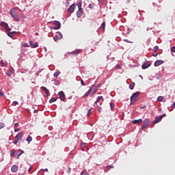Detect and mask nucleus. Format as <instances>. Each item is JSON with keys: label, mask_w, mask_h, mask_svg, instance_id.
<instances>
[{"label": "nucleus", "mask_w": 175, "mask_h": 175, "mask_svg": "<svg viewBox=\"0 0 175 175\" xmlns=\"http://www.w3.org/2000/svg\"><path fill=\"white\" fill-rule=\"evenodd\" d=\"M10 14L16 21H18L20 20V18H18V14L14 8L10 11Z\"/></svg>", "instance_id": "obj_1"}, {"label": "nucleus", "mask_w": 175, "mask_h": 175, "mask_svg": "<svg viewBox=\"0 0 175 175\" xmlns=\"http://www.w3.org/2000/svg\"><path fill=\"white\" fill-rule=\"evenodd\" d=\"M23 136H24V133H23V132L18 133V135L15 136V141L13 142L14 144H17V143H18V142L23 139Z\"/></svg>", "instance_id": "obj_2"}, {"label": "nucleus", "mask_w": 175, "mask_h": 175, "mask_svg": "<svg viewBox=\"0 0 175 175\" xmlns=\"http://www.w3.org/2000/svg\"><path fill=\"white\" fill-rule=\"evenodd\" d=\"M77 6L79 8V10L77 12V16L78 18H80L81 17V14L83 13V8H81V3H78Z\"/></svg>", "instance_id": "obj_3"}, {"label": "nucleus", "mask_w": 175, "mask_h": 175, "mask_svg": "<svg viewBox=\"0 0 175 175\" xmlns=\"http://www.w3.org/2000/svg\"><path fill=\"white\" fill-rule=\"evenodd\" d=\"M140 95V92H137L134 94H133L132 96L131 97V100L133 102H136L137 100V98H139V96Z\"/></svg>", "instance_id": "obj_4"}, {"label": "nucleus", "mask_w": 175, "mask_h": 175, "mask_svg": "<svg viewBox=\"0 0 175 175\" xmlns=\"http://www.w3.org/2000/svg\"><path fill=\"white\" fill-rule=\"evenodd\" d=\"M150 125V120H148V118H146L144 122H143V125L142 126V129H146V128H147V126H148Z\"/></svg>", "instance_id": "obj_5"}, {"label": "nucleus", "mask_w": 175, "mask_h": 175, "mask_svg": "<svg viewBox=\"0 0 175 175\" xmlns=\"http://www.w3.org/2000/svg\"><path fill=\"white\" fill-rule=\"evenodd\" d=\"M55 26L52 27V29H59L61 28V23L58 21H54Z\"/></svg>", "instance_id": "obj_6"}, {"label": "nucleus", "mask_w": 175, "mask_h": 175, "mask_svg": "<svg viewBox=\"0 0 175 175\" xmlns=\"http://www.w3.org/2000/svg\"><path fill=\"white\" fill-rule=\"evenodd\" d=\"M59 96L61 100H63V102H65L66 97L65 96V93L63 91H61L59 92Z\"/></svg>", "instance_id": "obj_7"}, {"label": "nucleus", "mask_w": 175, "mask_h": 175, "mask_svg": "<svg viewBox=\"0 0 175 175\" xmlns=\"http://www.w3.org/2000/svg\"><path fill=\"white\" fill-rule=\"evenodd\" d=\"M81 49H76L72 52L69 53V55H77V54H80L81 53Z\"/></svg>", "instance_id": "obj_8"}, {"label": "nucleus", "mask_w": 175, "mask_h": 175, "mask_svg": "<svg viewBox=\"0 0 175 175\" xmlns=\"http://www.w3.org/2000/svg\"><path fill=\"white\" fill-rule=\"evenodd\" d=\"M76 9V4H72L67 10L69 13H73Z\"/></svg>", "instance_id": "obj_9"}, {"label": "nucleus", "mask_w": 175, "mask_h": 175, "mask_svg": "<svg viewBox=\"0 0 175 175\" xmlns=\"http://www.w3.org/2000/svg\"><path fill=\"white\" fill-rule=\"evenodd\" d=\"M163 118V116L160 115L159 117H157L156 119L153 121V124H158L161 120Z\"/></svg>", "instance_id": "obj_10"}, {"label": "nucleus", "mask_w": 175, "mask_h": 175, "mask_svg": "<svg viewBox=\"0 0 175 175\" xmlns=\"http://www.w3.org/2000/svg\"><path fill=\"white\" fill-rule=\"evenodd\" d=\"M100 102V105H102V103L103 102V96H100L97 98L96 100L95 101L96 105Z\"/></svg>", "instance_id": "obj_11"}, {"label": "nucleus", "mask_w": 175, "mask_h": 175, "mask_svg": "<svg viewBox=\"0 0 175 175\" xmlns=\"http://www.w3.org/2000/svg\"><path fill=\"white\" fill-rule=\"evenodd\" d=\"M13 72H14V70L13 69V68L10 67L9 70L7 72V75H8V77H10V76H12L13 75Z\"/></svg>", "instance_id": "obj_12"}, {"label": "nucleus", "mask_w": 175, "mask_h": 175, "mask_svg": "<svg viewBox=\"0 0 175 175\" xmlns=\"http://www.w3.org/2000/svg\"><path fill=\"white\" fill-rule=\"evenodd\" d=\"M17 170H18V166L14 165L11 167V171L12 172V173H16Z\"/></svg>", "instance_id": "obj_13"}, {"label": "nucleus", "mask_w": 175, "mask_h": 175, "mask_svg": "<svg viewBox=\"0 0 175 175\" xmlns=\"http://www.w3.org/2000/svg\"><path fill=\"white\" fill-rule=\"evenodd\" d=\"M163 62H163V60H157L154 62V66H159V65H162V64H163Z\"/></svg>", "instance_id": "obj_14"}, {"label": "nucleus", "mask_w": 175, "mask_h": 175, "mask_svg": "<svg viewBox=\"0 0 175 175\" xmlns=\"http://www.w3.org/2000/svg\"><path fill=\"white\" fill-rule=\"evenodd\" d=\"M142 122H143V120L142 119L133 120V123L135 124H142Z\"/></svg>", "instance_id": "obj_15"}, {"label": "nucleus", "mask_w": 175, "mask_h": 175, "mask_svg": "<svg viewBox=\"0 0 175 175\" xmlns=\"http://www.w3.org/2000/svg\"><path fill=\"white\" fill-rule=\"evenodd\" d=\"M24 154V151L22 150H18L17 153H16V156H17V158H20V157Z\"/></svg>", "instance_id": "obj_16"}, {"label": "nucleus", "mask_w": 175, "mask_h": 175, "mask_svg": "<svg viewBox=\"0 0 175 175\" xmlns=\"http://www.w3.org/2000/svg\"><path fill=\"white\" fill-rule=\"evenodd\" d=\"M41 90H42L43 91H45V93L46 94V95H50V92H49V90H47L46 87H42Z\"/></svg>", "instance_id": "obj_17"}, {"label": "nucleus", "mask_w": 175, "mask_h": 175, "mask_svg": "<svg viewBox=\"0 0 175 175\" xmlns=\"http://www.w3.org/2000/svg\"><path fill=\"white\" fill-rule=\"evenodd\" d=\"M92 92V88H90L84 95L83 97L87 98V96H88V95Z\"/></svg>", "instance_id": "obj_18"}, {"label": "nucleus", "mask_w": 175, "mask_h": 175, "mask_svg": "<svg viewBox=\"0 0 175 175\" xmlns=\"http://www.w3.org/2000/svg\"><path fill=\"white\" fill-rule=\"evenodd\" d=\"M1 27H4V28L8 27L9 25H8V23H6L5 22H1Z\"/></svg>", "instance_id": "obj_19"}, {"label": "nucleus", "mask_w": 175, "mask_h": 175, "mask_svg": "<svg viewBox=\"0 0 175 175\" xmlns=\"http://www.w3.org/2000/svg\"><path fill=\"white\" fill-rule=\"evenodd\" d=\"M14 33H16V31L10 32L8 33V36L10 38H13V35H14Z\"/></svg>", "instance_id": "obj_20"}, {"label": "nucleus", "mask_w": 175, "mask_h": 175, "mask_svg": "<svg viewBox=\"0 0 175 175\" xmlns=\"http://www.w3.org/2000/svg\"><path fill=\"white\" fill-rule=\"evenodd\" d=\"M36 47H39V44H38V42L33 44L31 49H36Z\"/></svg>", "instance_id": "obj_21"}, {"label": "nucleus", "mask_w": 175, "mask_h": 175, "mask_svg": "<svg viewBox=\"0 0 175 175\" xmlns=\"http://www.w3.org/2000/svg\"><path fill=\"white\" fill-rule=\"evenodd\" d=\"M15 154H16V150L14 149L11 150L10 154L12 155V157H14Z\"/></svg>", "instance_id": "obj_22"}, {"label": "nucleus", "mask_w": 175, "mask_h": 175, "mask_svg": "<svg viewBox=\"0 0 175 175\" xmlns=\"http://www.w3.org/2000/svg\"><path fill=\"white\" fill-rule=\"evenodd\" d=\"M57 36L59 37V39H62L63 38L62 33L59 31H57Z\"/></svg>", "instance_id": "obj_23"}, {"label": "nucleus", "mask_w": 175, "mask_h": 175, "mask_svg": "<svg viewBox=\"0 0 175 175\" xmlns=\"http://www.w3.org/2000/svg\"><path fill=\"white\" fill-rule=\"evenodd\" d=\"M53 40L55 42H57V40H60L59 39V37L58 36V35H55L54 37H53Z\"/></svg>", "instance_id": "obj_24"}, {"label": "nucleus", "mask_w": 175, "mask_h": 175, "mask_svg": "<svg viewBox=\"0 0 175 175\" xmlns=\"http://www.w3.org/2000/svg\"><path fill=\"white\" fill-rule=\"evenodd\" d=\"M57 100V98H52L49 100V103H53Z\"/></svg>", "instance_id": "obj_25"}, {"label": "nucleus", "mask_w": 175, "mask_h": 175, "mask_svg": "<svg viewBox=\"0 0 175 175\" xmlns=\"http://www.w3.org/2000/svg\"><path fill=\"white\" fill-rule=\"evenodd\" d=\"M106 27V23L103 22L100 26V28L105 31V27Z\"/></svg>", "instance_id": "obj_26"}, {"label": "nucleus", "mask_w": 175, "mask_h": 175, "mask_svg": "<svg viewBox=\"0 0 175 175\" xmlns=\"http://www.w3.org/2000/svg\"><path fill=\"white\" fill-rule=\"evenodd\" d=\"M1 66H6V65H8V62H3V61H1Z\"/></svg>", "instance_id": "obj_27"}, {"label": "nucleus", "mask_w": 175, "mask_h": 175, "mask_svg": "<svg viewBox=\"0 0 175 175\" xmlns=\"http://www.w3.org/2000/svg\"><path fill=\"white\" fill-rule=\"evenodd\" d=\"M157 100H158L159 102H162V100H163V96H159V97L157 98Z\"/></svg>", "instance_id": "obj_28"}, {"label": "nucleus", "mask_w": 175, "mask_h": 175, "mask_svg": "<svg viewBox=\"0 0 175 175\" xmlns=\"http://www.w3.org/2000/svg\"><path fill=\"white\" fill-rule=\"evenodd\" d=\"M109 105H110L111 110H113L114 109L115 104L113 103H110Z\"/></svg>", "instance_id": "obj_29"}, {"label": "nucleus", "mask_w": 175, "mask_h": 175, "mask_svg": "<svg viewBox=\"0 0 175 175\" xmlns=\"http://www.w3.org/2000/svg\"><path fill=\"white\" fill-rule=\"evenodd\" d=\"M110 169H111V166L108 165L105 167V172H107V171L110 170Z\"/></svg>", "instance_id": "obj_30"}, {"label": "nucleus", "mask_w": 175, "mask_h": 175, "mask_svg": "<svg viewBox=\"0 0 175 175\" xmlns=\"http://www.w3.org/2000/svg\"><path fill=\"white\" fill-rule=\"evenodd\" d=\"M142 69H147V68H148V66H147V64H144L142 66Z\"/></svg>", "instance_id": "obj_31"}, {"label": "nucleus", "mask_w": 175, "mask_h": 175, "mask_svg": "<svg viewBox=\"0 0 175 175\" xmlns=\"http://www.w3.org/2000/svg\"><path fill=\"white\" fill-rule=\"evenodd\" d=\"M159 49V47L158 46H155L154 48H153V51L154 52H157L158 51V49Z\"/></svg>", "instance_id": "obj_32"}, {"label": "nucleus", "mask_w": 175, "mask_h": 175, "mask_svg": "<svg viewBox=\"0 0 175 175\" xmlns=\"http://www.w3.org/2000/svg\"><path fill=\"white\" fill-rule=\"evenodd\" d=\"M5 128V123L1 122L0 123V129Z\"/></svg>", "instance_id": "obj_33"}, {"label": "nucleus", "mask_w": 175, "mask_h": 175, "mask_svg": "<svg viewBox=\"0 0 175 175\" xmlns=\"http://www.w3.org/2000/svg\"><path fill=\"white\" fill-rule=\"evenodd\" d=\"M27 142H32V137L31 136H29L27 139H26Z\"/></svg>", "instance_id": "obj_34"}, {"label": "nucleus", "mask_w": 175, "mask_h": 175, "mask_svg": "<svg viewBox=\"0 0 175 175\" xmlns=\"http://www.w3.org/2000/svg\"><path fill=\"white\" fill-rule=\"evenodd\" d=\"M5 30L7 32H10L12 31V29L10 27H9V26H8V27H5Z\"/></svg>", "instance_id": "obj_35"}, {"label": "nucleus", "mask_w": 175, "mask_h": 175, "mask_svg": "<svg viewBox=\"0 0 175 175\" xmlns=\"http://www.w3.org/2000/svg\"><path fill=\"white\" fill-rule=\"evenodd\" d=\"M123 42H126V43H133V42L129 41V40H128V39H124Z\"/></svg>", "instance_id": "obj_36"}, {"label": "nucleus", "mask_w": 175, "mask_h": 175, "mask_svg": "<svg viewBox=\"0 0 175 175\" xmlns=\"http://www.w3.org/2000/svg\"><path fill=\"white\" fill-rule=\"evenodd\" d=\"M134 88H135V83L129 85L130 90H133Z\"/></svg>", "instance_id": "obj_37"}, {"label": "nucleus", "mask_w": 175, "mask_h": 175, "mask_svg": "<svg viewBox=\"0 0 175 175\" xmlns=\"http://www.w3.org/2000/svg\"><path fill=\"white\" fill-rule=\"evenodd\" d=\"M53 76H54V77H58V76H59V73H58V72H55V73L53 74Z\"/></svg>", "instance_id": "obj_38"}, {"label": "nucleus", "mask_w": 175, "mask_h": 175, "mask_svg": "<svg viewBox=\"0 0 175 175\" xmlns=\"http://www.w3.org/2000/svg\"><path fill=\"white\" fill-rule=\"evenodd\" d=\"M157 55H158V53H157V52L154 51V52L152 53V56H153V57H157Z\"/></svg>", "instance_id": "obj_39"}, {"label": "nucleus", "mask_w": 175, "mask_h": 175, "mask_svg": "<svg viewBox=\"0 0 175 175\" xmlns=\"http://www.w3.org/2000/svg\"><path fill=\"white\" fill-rule=\"evenodd\" d=\"M171 51H172V53H175V46H172L171 48Z\"/></svg>", "instance_id": "obj_40"}, {"label": "nucleus", "mask_w": 175, "mask_h": 175, "mask_svg": "<svg viewBox=\"0 0 175 175\" xmlns=\"http://www.w3.org/2000/svg\"><path fill=\"white\" fill-rule=\"evenodd\" d=\"M90 114H91V109L88 110V117H90Z\"/></svg>", "instance_id": "obj_41"}, {"label": "nucleus", "mask_w": 175, "mask_h": 175, "mask_svg": "<svg viewBox=\"0 0 175 175\" xmlns=\"http://www.w3.org/2000/svg\"><path fill=\"white\" fill-rule=\"evenodd\" d=\"M131 32H132V30H131V29H128L126 33H127L128 35H129V33H131Z\"/></svg>", "instance_id": "obj_42"}, {"label": "nucleus", "mask_w": 175, "mask_h": 175, "mask_svg": "<svg viewBox=\"0 0 175 175\" xmlns=\"http://www.w3.org/2000/svg\"><path fill=\"white\" fill-rule=\"evenodd\" d=\"M72 169L70 167H68L67 170H66V172L67 173H70Z\"/></svg>", "instance_id": "obj_43"}, {"label": "nucleus", "mask_w": 175, "mask_h": 175, "mask_svg": "<svg viewBox=\"0 0 175 175\" xmlns=\"http://www.w3.org/2000/svg\"><path fill=\"white\" fill-rule=\"evenodd\" d=\"M81 175H89V174H88V173H87L86 172L83 171V172H81Z\"/></svg>", "instance_id": "obj_44"}, {"label": "nucleus", "mask_w": 175, "mask_h": 175, "mask_svg": "<svg viewBox=\"0 0 175 175\" xmlns=\"http://www.w3.org/2000/svg\"><path fill=\"white\" fill-rule=\"evenodd\" d=\"M81 85H85V83H84V81L83 79L81 80Z\"/></svg>", "instance_id": "obj_45"}, {"label": "nucleus", "mask_w": 175, "mask_h": 175, "mask_svg": "<svg viewBox=\"0 0 175 175\" xmlns=\"http://www.w3.org/2000/svg\"><path fill=\"white\" fill-rule=\"evenodd\" d=\"M16 105H18V102H17V101H14V102H13V105H14V106H16Z\"/></svg>", "instance_id": "obj_46"}, {"label": "nucleus", "mask_w": 175, "mask_h": 175, "mask_svg": "<svg viewBox=\"0 0 175 175\" xmlns=\"http://www.w3.org/2000/svg\"><path fill=\"white\" fill-rule=\"evenodd\" d=\"M29 44L32 47L33 46V41H29Z\"/></svg>", "instance_id": "obj_47"}, {"label": "nucleus", "mask_w": 175, "mask_h": 175, "mask_svg": "<svg viewBox=\"0 0 175 175\" xmlns=\"http://www.w3.org/2000/svg\"><path fill=\"white\" fill-rule=\"evenodd\" d=\"M170 107H171L172 109H174V107H175V103H174L170 106Z\"/></svg>", "instance_id": "obj_48"}, {"label": "nucleus", "mask_w": 175, "mask_h": 175, "mask_svg": "<svg viewBox=\"0 0 175 175\" xmlns=\"http://www.w3.org/2000/svg\"><path fill=\"white\" fill-rule=\"evenodd\" d=\"M5 94L0 90V96H4Z\"/></svg>", "instance_id": "obj_49"}, {"label": "nucleus", "mask_w": 175, "mask_h": 175, "mask_svg": "<svg viewBox=\"0 0 175 175\" xmlns=\"http://www.w3.org/2000/svg\"><path fill=\"white\" fill-rule=\"evenodd\" d=\"M131 103H130V106H132L133 105H134L135 104V102H136V101H133V100H131Z\"/></svg>", "instance_id": "obj_50"}, {"label": "nucleus", "mask_w": 175, "mask_h": 175, "mask_svg": "<svg viewBox=\"0 0 175 175\" xmlns=\"http://www.w3.org/2000/svg\"><path fill=\"white\" fill-rule=\"evenodd\" d=\"M14 127L15 128H18V123H15L14 124Z\"/></svg>", "instance_id": "obj_51"}, {"label": "nucleus", "mask_w": 175, "mask_h": 175, "mask_svg": "<svg viewBox=\"0 0 175 175\" xmlns=\"http://www.w3.org/2000/svg\"><path fill=\"white\" fill-rule=\"evenodd\" d=\"M14 132H20V129H15Z\"/></svg>", "instance_id": "obj_52"}, {"label": "nucleus", "mask_w": 175, "mask_h": 175, "mask_svg": "<svg viewBox=\"0 0 175 175\" xmlns=\"http://www.w3.org/2000/svg\"><path fill=\"white\" fill-rule=\"evenodd\" d=\"M23 46H25V47H29V45H28L27 44H23Z\"/></svg>", "instance_id": "obj_53"}, {"label": "nucleus", "mask_w": 175, "mask_h": 175, "mask_svg": "<svg viewBox=\"0 0 175 175\" xmlns=\"http://www.w3.org/2000/svg\"><path fill=\"white\" fill-rule=\"evenodd\" d=\"M116 68H117L118 69H121V67L120 66V65H117V66H116Z\"/></svg>", "instance_id": "obj_54"}, {"label": "nucleus", "mask_w": 175, "mask_h": 175, "mask_svg": "<svg viewBox=\"0 0 175 175\" xmlns=\"http://www.w3.org/2000/svg\"><path fill=\"white\" fill-rule=\"evenodd\" d=\"M44 172H49V169L45 168V169L44 170Z\"/></svg>", "instance_id": "obj_55"}, {"label": "nucleus", "mask_w": 175, "mask_h": 175, "mask_svg": "<svg viewBox=\"0 0 175 175\" xmlns=\"http://www.w3.org/2000/svg\"><path fill=\"white\" fill-rule=\"evenodd\" d=\"M38 109H36L33 111V113H38Z\"/></svg>", "instance_id": "obj_56"}, {"label": "nucleus", "mask_w": 175, "mask_h": 175, "mask_svg": "<svg viewBox=\"0 0 175 175\" xmlns=\"http://www.w3.org/2000/svg\"><path fill=\"white\" fill-rule=\"evenodd\" d=\"M31 169H32V167H31L28 169L29 172H31Z\"/></svg>", "instance_id": "obj_57"}, {"label": "nucleus", "mask_w": 175, "mask_h": 175, "mask_svg": "<svg viewBox=\"0 0 175 175\" xmlns=\"http://www.w3.org/2000/svg\"><path fill=\"white\" fill-rule=\"evenodd\" d=\"M96 92V90H95L93 92H92V94H95Z\"/></svg>", "instance_id": "obj_58"}, {"label": "nucleus", "mask_w": 175, "mask_h": 175, "mask_svg": "<svg viewBox=\"0 0 175 175\" xmlns=\"http://www.w3.org/2000/svg\"><path fill=\"white\" fill-rule=\"evenodd\" d=\"M98 87H99V84L97 85L96 88H98Z\"/></svg>", "instance_id": "obj_59"}, {"label": "nucleus", "mask_w": 175, "mask_h": 175, "mask_svg": "<svg viewBox=\"0 0 175 175\" xmlns=\"http://www.w3.org/2000/svg\"><path fill=\"white\" fill-rule=\"evenodd\" d=\"M164 117H165V114L164 115H163Z\"/></svg>", "instance_id": "obj_60"}]
</instances>
